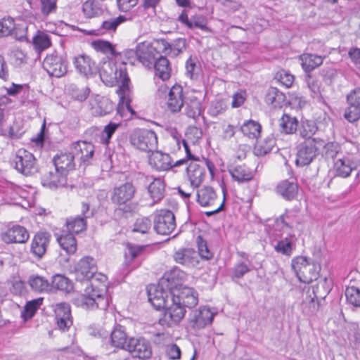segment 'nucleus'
<instances>
[{
    "label": "nucleus",
    "mask_w": 360,
    "mask_h": 360,
    "mask_svg": "<svg viewBox=\"0 0 360 360\" xmlns=\"http://www.w3.org/2000/svg\"><path fill=\"white\" fill-rule=\"evenodd\" d=\"M162 318L160 320L162 325L169 327L178 324L184 317L186 309L179 302H176L174 296L170 297V301L167 304Z\"/></svg>",
    "instance_id": "obj_6"
},
{
    "label": "nucleus",
    "mask_w": 360,
    "mask_h": 360,
    "mask_svg": "<svg viewBox=\"0 0 360 360\" xmlns=\"http://www.w3.org/2000/svg\"><path fill=\"white\" fill-rule=\"evenodd\" d=\"M15 168L25 176H31L37 172L36 159L31 153L19 150L15 159Z\"/></svg>",
    "instance_id": "obj_9"
},
{
    "label": "nucleus",
    "mask_w": 360,
    "mask_h": 360,
    "mask_svg": "<svg viewBox=\"0 0 360 360\" xmlns=\"http://www.w3.org/2000/svg\"><path fill=\"white\" fill-rule=\"evenodd\" d=\"M240 130L249 139H257L260 135L261 125L255 121L249 120L240 127Z\"/></svg>",
    "instance_id": "obj_44"
},
{
    "label": "nucleus",
    "mask_w": 360,
    "mask_h": 360,
    "mask_svg": "<svg viewBox=\"0 0 360 360\" xmlns=\"http://www.w3.org/2000/svg\"><path fill=\"white\" fill-rule=\"evenodd\" d=\"M129 339L125 328L121 325H117L110 333L111 345L120 349H127Z\"/></svg>",
    "instance_id": "obj_31"
},
{
    "label": "nucleus",
    "mask_w": 360,
    "mask_h": 360,
    "mask_svg": "<svg viewBox=\"0 0 360 360\" xmlns=\"http://www.w3.org/2000/svg\"><path fill=\"white\" fill-rule=\"evenodd\" d=\"M148 300L156 309L165 308L173 295L162 289V286L151 285L148 288Z\"/></svg>",
    "instance_id": "obj_13"
},
{
    "label": "nucleus",
    "mask_w": 360,
    "mask_h": 360,
    "mask_svg": "<svg viewBox=\"0 0 360 360\" xmlns=\"http://www.w3.org/2000/svg\"><path fill=\"white\" fill-rule=\"evenodd\" d=\"M187 175L193 187H198L205 177V167L203 164L191 162L186 167Z\"/></svg>",
    "instance_id": "obj_22"
},
{
    "label": "nucleus",
    "mask_w": 360,
    "mask_h": 360,
    "mask_svg": "<svg viewBox=\"0 0 360 360\" xmlns=\"http://www.w3.org/2000/svg\"><path fill=\"white\" fill-rule=\"evenodd\" d=\"M73 64L77 72L85 77L92 75L97 70L95 62L85 54L75 56Z\"/></svg>",
    "instance_id": "obj_19"
},
{
    "label": "nucleus",
    "mask_w": 360,
    "mask_h": 360,
    "mask_svg": "<svg viewBox=\"0 0 360 360\" xmlns=\"http://www.w3.org/2000/svg\"><path fill=\"white\" fill-rule=\"evenodd\" d=\"M176 302H179L184 308H191L197 305L198 302V294L191 288L185 287L182 288L178 294H174Z\"/></svg>",
    "instance_id": "obj_26"
},
{
    "label": "nucleus",
    "mask_w": 360,
    "mask_h": 360,
    "mask_svg": "<svg viewBox=\"0 0 360 360\" xmlns=\"http://www.w3.org/2000/svg\"><path fill=\"white\" fill-rule=\"evenodd\" d=\"M354 169V163L346 158H339L334 162L335 175L340 177L349 176Z\"/></svg>",
    "instance_id": "obj_37"
},
{
    "label": "nucleus",
    "mask_w": 360,
    "mask_h": 360,
    "mask_svg": "<svg viewBox=\"0 0 360 360\" xmlns=\"http://www.w3.org/2000/svg\"><path fill=\"white\" fill-rule=\"evenodd\" d=\"M55 288L62 291H70L72 286L70 280L64 276L57 274L53 276L51 283V289Z\"/></svg>",
    "instance_id": "obj_47"
},
{
    "label": "nucleus",
    "mask_w": 360,
    "mask_h": 360,
    "mask_svg": "<svg viewBox=\"0 0 360 360\" xmlns=\"http://www.w3.org/2000/svg\"><path fill=\"white\" fill-rule=\"evenodd\" d=\"M215 314L210 308L201 307L193 310L189 316L188 323L194 330H200L212 323Z\"/></svg>",
    "instance_id": "obj_8"
},
{
    "label": "nucleus",
    "mask_w": 360,
    "mask_h": 360,
    "mask_svg": "<svg viewBox=\"0 0 360 360\" xmlns=\"http://www.w3.org/2000/svg\"><path fill=\"white\" fill-rule=\"evenodd\" d=\"M92 46L96 50L104 53L113 54L115 49L112 44L107 41L96 40L91 43Z\"/></svg>",
    "instance_id": "obj_62"
},
{
    "label": "nucleus",
    "mask_w": 360,
    "mask_h": 360,
    "mask_svg": "<svg viewBox=\"0 0 360 360\" xmlns=\"http://www.w3.org/2000/svg\"><path fill=\"white\" fill-rule=\"evenodd\" d=\"M146 182H149L147 187L148 193L153 200L152 205L160 202L165 196V184L160 178H154L152 176H143Z\"/></svg>",
    "instance_id": "obj_15"
},
{
    "label": "nucleus",
    "mask_w": 360,
    "mask_h": 360,
    "mask_svg": "<svg viewBox=\"0 0 360 360\" xmlns=\"http://www.w3.org/2000/svg\"><path fill=\"white\" fill-rule=\"evenodd\" d=\"M74 155L71 153H58L53 159V162L57 171L65 174L75 169Z\"/></svg>",
    "instance_id": "obj_21"
},
{
    "label": "nucleus",
    "mask_w": 360,
    "mask_h": 360,
    "mask_svg": "<svg viewBox=\"0 0 360 360\" xmlns=\"http://www.w3.org/2000/svg\"><path fill=\"white\" fill-rule=\"evenodd\" d=\"M299 122L295 117L284 114L279 120L281 131L286 134H292L296 132Z\"/></svg>",
    "instance_id": "obj_41"
},
{
    "label": "nucleus",
    "mask_w": 360,
    "mask_h": 360,
    "mask_svg": "<svg viewBox=\"0 0 360 360\" xmlns=\"http://www.w3.org/2000/svg\"><path fill=\"white\" fill-rule=\"evenodd\" d=\"M40 12L44 17H47L57 10V0H39Z\"/></svg>",
    "instance_id": "obj_56"
},
{
    "label": "nucleus",
    "mask_w": 360,
    "mask_h": 360,
    "mask_svg": "<svg viewBox=\"0 0 360 360\" xmlns=\"http://www.w3.org/2000/svg\"><path fill=\"white\" fill-rule=\"evenodd\" d=\"M66 176L55 168L54 171H49L43 175L41 182L44 186L55 188L66 184Z\"/></svg>",
    "instance_id": "obj_28"
},
{
    "label": "nucleus",
    "mask_w": 360,
    "mask_h": 360,
    "mask_svg": "<svg viewBox=\"0 0 360 360\" xmlns=\"http://www.w3.org/2000/svg\"><path fill=\"white\" fill-rule=\"evenodd\" d=\"M152 223L148 217H139L135 221L132 231L141 233L142 234L148 233L151 229Z\"/></svg>",
    "instance_id": "obj_50"
},
{
    "label": "nucleus",
    "mask_w": 360,
    "mask_h": 360,
    "mask_svg": "<svg viewBox=\"0 0 360 360\" xmlns=\"http://www.w3.org/2000/svg\"><path fill=\"white\" fill-rule=\"evenodd\" d=\"M186 277V274L184 271L178 267H174L165 273L160 283L162 285H165L168 289H172L179 285Z\"/></svg>",
    "instance_id": "obj_23"
},
{
    "label": "nucleus",
    "mask_w": 360,
    "mask_h": 360,
    "mask_svg": "<svg viewBox=\"0 0 360 360\" xmlns=\"http://www.w3.org/2000/svg\"><path fill=\"white\" fill-rule=\"evenodd\" d=\"M169 143L175 144L178 149L180 148L181 143H182L186 153L187 157L190 159L192 158V155L191 153V150L189 149L187 141L185 139H182L181 135L179 134L177 131H172L171 132Z\"/></svg>",
    "instance_id": "obj_57"
},
{
    "label": "nucleus",
    "mask_w": 360,
    "mask_h": 360,
    "mask_svg": "<svg viewBox=\"0 0 360 360\" xmlns=\"http://www.w3.org/2000/svg\"><path fill=\"white\" fill-rule=\"evenodd\" d=\"M43 67L49 75L56 77H60L67 72V61L56 52L45 58Z\"/></svg>",
    "instance_id": "obj_10"
},
{
    "label": "nucleus",
    "mask_w": 360,
    "mask_h": 360,
    "mask_svg": "<svg viewBox=\"0 0 360 360\" xmlns=\"http://www.w3.org/2000/svg\"><path fill=\"white\" fill-rule=\"evenodd\" d=\"M217 200V195L211 186H203L196 191V200L202 207H212Z\"/></svg>",
    "instance_id": "obj_27"
},
{
    "label": "nucleus",
    "mask_w": 360,
    "mask_h": 360,
    "mask_svg": "<svg viewBox=\"0 0 360 360\" xmlns=\"http://www.w3.org/2000/svg\"><path fill=\"white\" fill-rule=\"evenodd\" d=\"M227 109V103L225 100L219 98L213 101L209 108V113L212 117L223 114Z\"/></svg>",
    "instance_id": "obj_54"
},
{
    "label": "nucleus",
    "mask_w": 360,
    "mask_h": 360,
    "mask_svg": "<svg viewBox=\"0 0 360 360\" xmlns=\"http://www.w3.org/2000/svg\"><path fill=\"white\" fill-rule=\"evenodd\" d=\"M345 296L349 304L354 307H360V289L354 286L347 287Z\"/></svg>",
    "instance_id": "obj_52"
},
{
    "label": "nucleus",
    "mask_w": 360,
    "mask_h": 360,
    "mask_svg": "<svg viewBox=\"0 0 360 360\" xmlns=\"http://www.w3.org/2000/svg\"><path fill=\"white\" fill-rule=\"evenodd\" d=\"M176 228L174 213L167 210H162L155 214L154 229L158 234H170Z\"/></svg>",
    "instance_id": "obj_7"
},
{
    "label": "nucleus",
    "mask_w": 360,
    "mask_h": 360,
    "mask_svg": "<svg viewBox=\"0 0 360 360\" xmlns=\"http://www.w3.org/2000/svg\"><path fill=\"white\" fill-rule=\"evenodd\" d=\"M174 260L186 267L193 268L198 263V255L192 248H181L176 251L173 255Z\"/></svg>",
    "instance_id": "obj_17"
},
{
    "label": "nucleus",
    "mask_w": 360,
    "mask_h": 360,
    "mask_svg": "<svg viewBox=\"0 0 360 360\" xmlns=\"http://www.w3.org/2000/svg\"><path fill=\"white\" fill-rule=\"evenodd\" d=\"M127 350L133 357L147 359L152 355L150 343L143 338H130Z\"/></svg>",
    "instance_id": "obj_11"
},
{
    "label": "nucleus",
    "mask_w": 360,
    "mask_h": 360,
    "mask_svg": "<svg viewBox=\"0 0 360 360\" xmlns=\"http://www.w3.org/2000/svg\"><path fill=\"white\" fill-rule=\"evenodd\" d=\"M170 44L165 39L139 43V62L150 68L161 53H167Z\"/></svg>",
    "instance_id": "obj_3"
},
{
    "label": "nucleus",
    "mask_w": 360,
    "mask_h": 360,
    "mask_svg": "<svg viewBox=\"0 0 360 360\" xmlns=\"http://www.w3.org/2000/svg\"><path fill=\"white\" fill-rule=\"evenodd\" d=\"M71 153L74 158L78 157L83 162L88 161L93 157L94 153V146L91 143L79 141L73 143L71 147Z\"/></svg>",
    "instance_id": "obj_25"
},
{
    "label": "nucleus",
    "mask_w": 360,
    "mask_h": 360,
    "mask_svg": "<svg viewBox=\"0 0 360 360\" xmlns=\"http://www.w3.org/2000/svg\"><path fill=\"white\" fill-rule=\"evenodd\" d=\"M183 89L180 85L173 86L168 93L167 107L172 112L180 111L184 105Z\"/></svg>",
    "instance_id": "obj_24"
},
{
    "label": "nucleus",
    "mask_w": 360,
    "mask_h": 360,
    "mask_svg": "<svg viewBox=\"0 0 360 360\" xmlns=\"http://www.w3.org/2000/svg\"><path fill=\"white\" fill-rule=\"evenodd\" d=\"M114 107V104L108 98L97 96L94 103H91L92 114L95 116H104L111 113Z\"/></svg>",
    "instance_id": "obj_30"
},
{
    "label": "nucleus",
    "mask_w": 360,
    "mask_h": 360,
    "mask_svg": "<svg viewBox=\"0 0 360 360\" xmlns=\"http://www.w3.org/2000/svg\"><path fill=\"white\" fill-rule=\"evenodd\" d=\"M136 192L135 186L129 182L114 188L111 194V200L118 205H124L131 201Z\"/></svg>",
    "instance_id": "obj_12"
},
{
    "label": "nucleus",
    "mask_w": 360,
    "mask_h": 360,
    "mask_svg": "<svg viewBox=\"0 0 360 360\" xmlns=\"http://www.w3.org/2000/svg\"><path fill=\"white\" fill-rule=\"evenodd\" d=\"M29 238L27 230L20 225H15L1 233V240L6 244L25 243Z\"/></svg>",
    "instance_id": "obj_14"
},
{
    "label": "nucleus",
    "mask_w": 360,
    "mask_h": 360,
    "mask_svg": "<svg viewBox=\"0 0 360 360\" xmlns=\"http://www.w3.org/2000/svg\"><path fill=\"white\" fill-rule=\"evenodd\" d=\"M318 128L314 122L306 121L302 124V127L300 129V135L302 137L304 141L309 139H318L314 138L313 136L316 134Z\"/></svg>",
    "instance_id": "obj_49"
},
{
    "label": "nucleus",
    "mask_w": 360,
    "mask_h": 360,
    "mask_svg": "<svg viewBox=\"0 0 360 360\" xmlns=\"http://www.w3.org/2000/svg\"><path fill=\"white\" fill-rule=\"evenodd\" d=\"M57 241L60 248L68 255L74 254L77 248V241L72 233H63L57 236Z\"/></svg>",
    "instance_id": "obj_36"
},
{
    "label": "nucleus",
    "mask_w": 360,
    "mask_h": 360,
    "mask_svg": "<svg viewBox=\"0 0 360 360\" xmlns=\"http://www.w3.org/2000/svg\"><path fill=\"white\" fill-rule=\"evenodd\" d=\"M285 101V96L276 87H270L268 89L266 96L265 102L268 105H271L274 108H281Z\"/></svg>",
    "instance_id": "obj_35"
},
{
    "label": "nucleus",
    "mask_w": 360,
    "mask_h": 360,
    "mask_svg": "<svg viewBox=\"0 0 360 360\" xmlns=\"http://www.w3.org/2000/svg\"><path fill=\"white\" fill-rule=\"evenodd\" d=\"M42 302L43 298H37L27 302L21 314V316L24 319V320L27 321L31 319L38 308L41 305Z\"/></svg>",
    "instance_id": "obj_48"
},
{
    "label": "nucleus",
    "mask_w": 360,
    "mask_h": 360,
    "mask_svg": "<svg viewBox=\"0 0 360 360\" xmlns=\"http://www.w3.org/2000/svg\"><path fill=\"white\" fill-rule=\"evenodd\" d=\"M197 60L190 57L186 63V74L191 79H195L197 77L199 68L196 65Z\"/></svg>",
    "instance_id": "obj_63"
},
{
    "label": "nucleus",
    "mask_w": 360,
    "mask_h": 360,
    "mask_svg": "<svg viewBox=\"0 0 360 360\" xmlns=\"http://www.w3.org/2000/svg\"><path fill=\"white\" fill-rule=\"evenodd\" d=\"M153 66L155 71V75L159 77L163 81L170 77L171 68L168 59L161 54L155 60Z\"/></svg>",
    "instance_id": "obj_34"
},
{
    "label": "nucleus",
    "mask_w": 360,
    "mask_h": 360,
    "mask_svg": "<svg viewBox=\"0 0 360 360\" xmlns=\"http://www.w3.org/2000/svg\"><path fill=\"white\" fill-rule=\"evenodd\" d=\"M51 236L48 232L40 231L37 233L31 243L30 251L32 254L40 259L46 253L51 240Z\"/></svg>",
    "instance_id": "obj_16"
},
{
    "label": "nucleus",
    "mask_w": 360,
    "mask_h": 360,
    "mask_svg": "<svg viewBox=\"0 0 360 360\" xmlns=\"http://www.w3.org/2000/svg\"><path fill=\"white\" fill-rule=\"evenodd\" d=\"M120 124L116 123L110 122L106 125L102 132V141L105 145H108L112 134L119 127Z\"/></svg>",
    "instance_id": "obj_64"
},
{
    "label": "nucleus",
    "mask_w": 360,
    "mask_h": 360,
    "mask_svg": "<svg viewBox=\"0 0 360 360\" xmlns=\"http://www.w3.org/2000/svg\"><path fill=\"white\" fill-rule=\"evenodd\" d=\"M28 283L31 288L37 292H42L51 290V283L46 278L41 276H30Z\"/></svg>",
    "instance_id": "obj_42"
},
{
    "label": "nucleus",
    "mask_w": 360,
    "mask_h": 360,
    "mask_svg": "<svg viewBox=\"0 0 360 360\" xmlns=\"http://www.w3.org/2000/svg\"><path fill=\"white\" fill-rule=\"evenodd\" d=\"M125 20V18L120 15L115 18H110L103 21L101 26L96 30L84 31L88 35H103L111 32H115L117 27Z\"/></svg>",
    "instance_id": "obj_29"
},
{
    "label": "nucleus",
    "mask_w": 360,
    "mask_h": 360,
    "mask_svg": "<svg viewBox=\"0 0 360 360\" xmlns=\"http://www.w3.org/2000/svg\"><path fill=\"white\" fill-rule=\"evenodd\" d=\"M309 262L308 259L302 256L297 257L292 260V269L295 273L297 277L300 280L302 273Z\"/></svg>",
    "instance_id": "obj_55"
},
{
    "label": "nucleus",
    "mask_w": 360,
    "mask_h": 360,
    "mask_svg": "<svg viewBox=\"0 0 360 360\" xmlns=\"http://www.w3.org/2000/svg\"><path fill=\"white\" fill-rule=\"evenodd\" d=\"M130 143L140 150L153 152L158 148V137L152 130L138 129L130 136Z\"/></svg>",
    "instance_id": "obj_5"
},
{
    "label": "nucleus",
    "mask_w": 360,
    "mask_h": 360,
    "mask_svg": "<svg viewBox=\"0 0 360 360\" xmlns=\"http://www.w3.org/2000/svg\"><path fill=\"white\" fill-rule=\"evenodd\" d=\"M276 192L285 199L290 200L296 197L298 192V186L293 181H282L278 184Z\"/></svg>",
    "instance_id": "obj_33"
},
{
    "label": "nucleus",
    "mask_w": 360,
    "mask_h": 360,
    "mask_svg": "<svg viewBox=\"0 0 360 360\" xmlns=\"http://www.w3.org/2000/svg\"><path fill=\"white\" fill-rule=\"evenodd\" d=\"M14 20L11 18H3L0 20V37H6L11 34L14 29Z\"/></svg>",
    "instance_id": "obj_59"
},
{
    "label": "nucleus",
    "mask_w": 360,
    "mask_h": 360,
    "mask_svg": "<svg viewBox=\"0 0 360 360\" xmlns=\"http://www.w3.org/2000/svg\"><path fill=\"white\" fill-rule=\"evenodd\" d=\"M276 79L283 86L287 88L290 87L293 82L294 76L285 70H281L276 73Z\"/></svg>",
    "instance_id": "obj_60"
},
{
    "label": "nucleus",
    "mask_w": 360,
    "mask_h": 360,
    "mask_svg": "<svg viewBox=\"0 0 360 360\" xmlns=\"http://www.w3.org/2000/svg\"><path fill=\"white\" fill-rule=\"evenodd\" d=\"M32 44L34 49L41 53L51 46V40L49 34L38 30L32 38Z\"/></svg>",
    "instance_id": "obj_40"
},
{
    "label": "nucleus",
    "mask_w": 360,
    "mask_h": 360,
    "mask_svg": "<svg viewBox=\"0 0 360 360\" xmlns=\"http://www.w3.org/2000/svg\"><path fill=\"white\" fill-rule=\"evenodd\" d=\"M150 165L158 172L168 171L172 168V160L168 153L162 151H153L149 158Z\"/></svg>",
    "instance_id": "obj_20"
},
{
    "label": "nucleus",
    "mask_w": 360,
    "mask_h": 360,
    "mask_svg": "<svg viewBox=\"0 0 360 360\" xmlns=\"http://www.w3.org/2000/svg\"><path fill=\"white\" fill-rule=\"evenodd\" d=\"M95 259L89 256L82 257L75 268V279L86 282L83 293L74 299V304L86 310L105 309L108 307V278L97 273Z\"/></svg>",
    "instance_id": "obj_1"
},
{
    "label": "nucleus",
    "mask_w": 360,
    "mask_h": 360,
    "mask_svg": "<svg viewBox=\"0 0 360 360\" xmlns=\"http://www.w3.org/2000/svg\"><path fill=\"white\" fill-rule=\"evenodd\" d=\"M324 146L322 139H309L304 141L297 146L296 165L306 166L309 165L319 154V148Z\"/></svg>",
    "instance_id": "obj_4"
},
{
    "label": "nucleus",
    "mask_w": 360,
    "mask_h": 360,
    "mask_svg": "<svg viewBox=\"0 0 360 360\" xmlns=\"http://www.w3.org/2000/svg\"><path fill=\"white\" fill-rule=\"evenodd\" d=\"M345 118L349 122H354L360 118V108L352 104H349V106L345 109Z\"/></svg>",
    "instance_id": "obj_61"
},
{
    "label": "nucleus",
    "mask_w": 360,
    "mask_h": 360,
    "mask_svg": "<svg viewBox=\"0 0 360 360\" xmlns=\"http://www.w3.org/2000/svg\"><path fill=\"white\" fill-rule=\"evenodd\" d=\"M294 236H290L280 240L274 239L271 244L278 253L290 257L295 248Z\"/></svg>",
    "instance_id": "obj_32"
},
{
    "label": "nucleus",
    "mask_w": 360,
    "mask_h": 360,
    "mask_svg": "<svg viewBox=\"0 0 360 360\" xmlns=\"http://www.w3.org/2000/svg\"><path fill=\"white\" fill-rule=\"evenodd\" d=\"M275 141L273 139L268 138L264 142H257L255 146V154L262 156L269 153L273 148Z\"/></svg>",
    "instance_id": "obj_51"
},
{
    "label": "nucleus",
    "mask_w": 360,
    "mask_h": 360,
    "mask_svg": "<svg viewBox=\"0 0 360 360\" xmlns=\"http://www.w3.org/2000/svg\"><path fill=\"white\" fill-rule=\"evenodd\" d=\"M68 91L72 98L79 102H83L88 98L90 94V89L86 86L70 84L68 86Z\"/></svg>",
    "instance_id": "obj_45"
},
{
    "label": "nucleus",
    "mask_w": 360,
    "mask_h": 360,
    "mask_svg": "<svg viewBox=\"0 0 360 360\" xmlns=\"http://www.w3.org/2000/svg\"><path fill=\"white\" fill-rule=\"evenodd\" d=\"M55 313L58 328L63 331L68 330L72 325L70 306L67 303H59L56 307Z\"/></svg>",
    "instance_id": "obj_18"
},
{
    "label": "nucleus",
    "mask_w": 360,
    "mask_h": 360,
    "mask_svg": "<svg viewBox=\"0 0 360 360\" xmlns=\"http://www.w3.org/2000/svg\"><path fill=\"white\" fill-rule=\"evenodd\" d=\"M305 268L300 278L301 282L309 283L318 278L320 269L318 265L309 262Z\"/></svg>",
    "instance_id": "obj_46"
},
{
    "label": "nucleus",
    "mask_w": 360,
    "mask_h": 360,
    "mask_svg": "<svg viewBox=\"0 0 360 360\" xmlns=\"http://www.w3.org/2000/svg\"><path fill=\"white\" fill-rule=\"evenodd\" d=\"M65 224L68 231L71 233H79L86 229V221L80 215L68 218Z\"/></svg>",
    "instance_id": "obj_43"
},
{
    "label": "nucleus",
    "mask_w": 360,
    "mask_h": 360,
    "mask_svg": "<svg viewBox=\"0 0 360 360\" xmlns=\"http://www.w3.org/2000/svg\"><path fill=\"white\" fill-rule=\"evenodd\" d=\"M101 80L109 86L119 85L117 93L120 102L128 111L134 114L130 105L129 78L127 75L125 63H117L113 60L104 61L99 70Z\"/></svg>",
    "instance_id": "obj_2"
},
{
    "label": "nucleus",
    "mask_w": 360,
    "mask_h": 360,
    "mask_svg": "<svg viewBox=\"0 0 360 360\" xmlns=\"http://www.w3.org/2000/svg\"><path fill=\"white\" fill-rule=\"evenodd\" d=\"M197 243L198 247V256L200 255L202 259L209 260L212 258L213 254L208 249L207 242L203 240L201 236H198L197 238Z\"/></svg>",
    "instance_id": "obj_58"
},
{
    "label": "nucleus",
    "mask_w": 360,
    "mask_h": 360,
    "mask_svg": "<svg viewBox=\"0 0 360 360\" xmlns=\"http://www.w3.org/2000/svg\"><path fill=\"white\" fill-rule=\"evenodd\" d=\"M323 58L318 55L304 53L300 56L301 65L303 70L309 72L323 63Z\"/></svg>",
    "instance_id": "obj_38"
},
{
    "label": "nucleus",
    "mask_w": 360,
    "mask_h": 360,
    "mask_svg": "<svg viewBox=\"0 0 360 360\" xmlns=\"http://www.w3.org/2000/svg\"><path fill=\"white\" fill-rule=\"evenodd\" d=\"M233 179L239 183L250 181L253 178L252 172L245 165H237L229 169Z\"/></svg>",
    "instance_id": "obj_39"
},
{
    "label": "nucleus",
    "mask_w": 360,
    "mask_h": 360,
    "mask_svg": "<svg viewBox=\"0 0 360 360\" xmlns=\"http://www.w3.org/2000/svg\"><path fill=\"white\" fill-rule=\"evenodd\" d=\"M201 107L200 101L196 99H192L189 103H185V113L188 117L195 118L200 115Z\"/></svg>",
    "instance_id": "obj_53"
}]
</instances>
